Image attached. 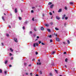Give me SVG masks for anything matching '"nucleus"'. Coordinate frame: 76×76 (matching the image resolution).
Masks as SVG:
<instances>
[{
    "mask_svg": "<svg viewBox=\"0 0 76 76\" xmlns=\"http://www.w3.org/2000/svg\"><path fill=\"white\" fill-rule=\"evenodd\" d=\"M56 41H58V42H59V41H60V39H59V38H57V37L56 38Z\"/></svg>",
    "mask_w": 76,
    "mask_h": 76,
    "instance_id": "f257e3e1",
    "label": "nucleus"
},
{
    "mask_svg": "<svg viewBox=\"0 0 76 76\" xmlns=\"http://www.w3.org/2000/svg\"><path fill=\"white\" fill-rule=\"evenodd\" d=\"M15 42H18V39L17 38H14V39Z\"/></svg>",
    "mask_w": 76,
    "mask_h": 76,
    "instance_id": "f03ea898",
    "label": "nucleus"
},
{
    "mask_svg": "<svg viewBox=\"0 0 76 76\" xmlns=\"http://www.w3.org/2000/svg\"><path fill=\"white\" fill-rule=\"evenodd\" d=\"M66 16V15H64L62 16V19H64V18H65V17Z\"/></svg>",
    "mask_w": 76,
    "mask_h": 76,
    "instance_id": "7ed1b4c3",
    "label": "nucleus"
},
{
    "mask_svg": "<svg viewBox=\"0 0 76 76\" xmlns=\"http://www.w3.org/2000/svg\"><path fill=\"white\" fill-rule=\"evenodd\" d=\"M56 19H57L58 20H60V17H58V16H56Z\"/></svg>",
    "mask_w": 76,
    "mask_h": 76,
    "instance_id": "20e7f679",
    "label": "nucleus"
},
{
    "mask_svg": "<svg viewBox=\"0 0 76 76\" xmlns=\"http://www.w3.org/2000/svg\"><path fill=\"white\" fill-rule=\"evenodd\" d=\"M41 31H44V28L42 27H41Z\"/></svg>",
    "mask_w": 76,
    "mask_h": 76,
    "instance_id": "39448f33",
    "label": "nucleus"
},
{
    "mask_svg": "<svg viewBox=\"0 0 76 76\" xmlns=\"http://www.w3.org/2000/svg\"><path fill=\"white\" fill-rule=\"evenodd\" d=\"M45 26H49V25L47 23H45Z\"/></svg>",
    "mask_w": 76,
    "mask_h": 76,
    "instance_id": "423d86ee",
    "label": "nucleus"
},
{
    "mask_svg": "<svg viewBox=\"0 0 76 76\" xmlns=\"http://www.w3.org/2000/svg\"><path fill=\"white\" fill-rule=\"evenodd\" d=\"M15 13H17L18 12V10L17 9H15Z\"/></svg>",
    "mask_w": 76,
    "mask_h": 76,
    "instance_id": "0eeeda50",
    "label": "nucleus"
},
{
    "mask_svg": "<svg viewBox=\"0 0 76 76\" xmlns=\"http://www.w3.org/2000/svg\"><path fill=\"white\" fill-rule=\"evenodd\" d=\"M53 6H54V5L53 4L51 5H50V8H51V9H52V8L53 7Z\"/></svg>",
    "mask_w": 76,
    "mask_h": 76,
    "instance_id": "6e6552de",
    "label": "nucleus"
},
{
    "mask_svg": "<svg viewBox=\"0 0 76 76\" xmlns=\"http://www.w3.org/2000/svg\"><path fill=\"white\" fill-rule=\"evenodd\" d=\"M61 10H62V9H60L58 11V12H61Z\"/></svg>",
    "mask_w": 76,
    "mask_h": 76,
    "instance_id": "1a4fd4ad",
    "label": "nucleus"
},
{
    "mask_svg": "<svg viewBox=\"0 0 76 76\" xmlns=\"http://www.w3.org/2000/svg\"><path fill=\"white\" fill-rule=\"evenodd\" d=\"M48 37H49V38H51L52 37V36H51V35H50V36H48Z\"/></svg>",
    "mask_w": 76,
    "mask_h": 76,
    "instance_id": "9d476101",
    "label": "nucleus"
},
{
    "mask_svg": "<svg viewBox=\"0 0 76 76\" xmlns=\"http://www.w3.org/2000/svg\"><path fill=\"white\" fill-rule=\"evenodd\" d=\"M47 30L49 32H51V30H50V29H47Z\"/></svg>",
    "mask_w": 76,
    "mask_h": 76,
    "instance_id": "9b49d317",
    "label": "nucleus"
},
{
    "mask_svg": "<svg viewBox=\"0 0 76 76\" xmlns=\"http://www.w3.org/2000/svg\"><path fill=\"white\" fill-rule=\"evenodd\" d=\"M54 35H55L56 36V37H57V34H56V33H54Z\"/></svg>",
    "mask_w": 76,
    "mask_h": 76,
    "instance_id": "f8f14e48",
    "label": "nucleus"
},
{
    "mask_svg": "<svg viewBox=\"0 0 76 76\" xmlns=\"http://www.w3.org/2000/svg\"><path fill=\"white\" fill-rule=\"evenodd\" d=\"M68 60V58H66L65 59V62H67V61Z\"/></svg>",
    "mask_w": 76,
    "mask_h": 76,
    "instance_id": "ddd939ff",
    "label": "nucleus"
},
{
    "mask_svg": "<svg viewBox=\"0 0 76 76\" xmlns=\"http://www.w3.org/2000/svg\"><path fill=\"white\" fill-rule=\"evenodd\" d=\"M27 23H28L27 22H24V25H26V24H27Z\"/></svg>",
    "mask_w": 76,
    "mask_h": 76,
    "instance_id": "4468645a",
    "label": "nucleus"
},
{
    "mask_svg": "<svg viewBox=\"0 0 76 76\" xmlns=\"http://www.w3.org/2000/svg\"><path fill=\"white\" fill-rule=\"evenodd\" d=\"M55 29L56 31H58L59 30V29L55 27Z\"/></svg>",
    "mask_w": 76,
    "mask_h": 76,
    "instance_id": "2eb2a0df",
    "label": "nucleus"
},
{
    "mask_svg": "<svg viewBox=\"0 0 76 76\" xmlns=\"http://www.w3.org/2000/svg\"><path fill=\"white\" fill-rule=\"evenodd\" d=\"M7 62H8V61L6 60L5 62V64H6L7 63Z\"/></svg>",
    "mask_w": 76,
    "mask_h": 76,
    "instance_id": "dca6fc26",
    "label": "nucleus"
},
{
    "mask_svg": "<svg viewBox=\"0 0 76 76\" xmlns=\"http://www.w3.org/2000/svg\"><path fill=\"white\" fill-rule=\"evenodd\" d=\"M36 43H34L33 44V47H36Z\"/></svg>",
    "mask_w": 76,
    "mask_h": 76,
    "instance_id": "f3484780",
    "label": "nucleus"
},
{
    "mask_svg": "<svg viewBox=\"0 0 76 76\" xmlns=\"http://www.w3.org/2000/svg\"><path fill=\"white\" fill-rule=\"evenodd\" d=\"M4 72V74L5 75H7V71H5Z\"/></svg>",
    "mask_w": 76,
    "mask_h": 76,
    "instance_id": "a211bd4d",
    "label": "nucleus"
},
{
    "mask_svg": "<svg viewBox=\"0 0 76 76\" xmlns=\"http://www.w3.org/2000/svg\"><path fill=\"white\" fill-rule=\"evenodd\" d=\"M51 4H52V3L51 2H49L48 3V5H51Z\"/></svg>",
    "mask_w": 76,
    "mask_h": 76,
    "instance_id": "6ab92c4d",
    "label": "nucleus"
},
{
    "mask_svg": "<svg viewBox=\"0 0 76 76\" xmlns=\"http://www.w3.org/2000/svg\"><path fill=\"white\" fill-rule=\"evenodd\" d=\"M67 42H68V44H70V41H69V40H67Z\"/></svg>",
    "mask_w": 76,
    "mask_h": 76,
    "instance_id": "aec40b11",
    "label": "nucleus"
},
{
    "mask_svg": "<svg viewBox=\"0 0 76 76\" xmlns=\"http://www.w3.org/2000/svg\"><path fill=\"white\" fill-rule=\"evenodd\" d=\"M64 9H65V10H67V7H65Z\"/></svg>",
    "mask_w": 76,
    "mask_h": 76,
    "instance_id": "412c9836",
    "label": "nucleus"
},
{
    "mask_svg": "<svg viewBox=\"0 0 76 76\" xmlns=\"http://www.w3.org/2000/svg\"><path fill=\"white\" fill-rule=\"evenodd\" d=\"M49 75H50V76H53V74H52V73H50L49 74Z\"/></svg>",
    "mask_w": 76,
    "mask_h": 76,
    "instance_id": "4be33fe9",
    "label": "nucleus"
},
{
    "mask_svg": "<svg viewBox=\"0 0 76 76\" xmlns=\"http://www.w3.org/2000/svg\"><path fill=\"white\" fill-rule=\"evenodd\" d=\"M19 19L20 20H22V18H21V17H19Z\"/></svg>",
    "mask_w": 76,
    "mask_h": 76,
    "instance_id": "5701e85b",
    "label": "nucleus"
},
{
    "mask_svg": "<svg viewBox=\"0 0 76 76\" xmlns=\"http://www.w3.org/2000/svg\"><path fill=\"white\" fill-rule=\"evenodd\" d=\"M50 24L51 25H53V22H50Z\"/></svg>",
    "mask_w": 76,
    "mask_h": 76,
    "instance_id": "b1692460",
    "label": "nucleus"
},
{
    "mask_svg": "<svg viewBox=\"0 0 76 76\" xmlns=\"http://www.w3.org/2000/svg\"><path fill=\"white\" fill-rule=\"evenodd\" d=\"M70 4H73V3L70 2Z\"/></svg>",
    "mask_w": 76,
    "mask_h": 76,
    "instance_id": "393cba45",
    "label": "nucleus"
},
{
    "mask_svg": "<svg viewBox=\"0 0 76 76\" xmlns=\"http://www.w3.org/2000/svg\"><path fill=\"white\" fill-rule=\"evenodd\" d=\"M55 53H56L54 51H53L52 53V54H54Z\"/></svg>",
    "mask_w": 76,
    "mask_h": 76,
    "instance_id": "a878e982",
    "label": "nucleus"
},
{
    "mask_svg": "<svg viewBox=\"0 0 76 76\" xmlns=\"http://www.w3.org/2000/svg\"><path fill=\"white\" fill-rule=\"evenodd\" d=\"M36 45H37V46H38V43H36Z\"/></svg>",
    "mask_w": 76,
    "mask_h": 76,
    "instance_id": "bb28decb",
    "label": "nucleus"
},
{
    "mask_svg": "<svg viewBox=\"0 0 76 76\" xmlns=\"http://www.w3.org/2000/svg\"><path fill=\"white\" fill-rule=\"evenodd\" d=\"M24 66H26V65H27V64L26 63H24Z\"/></svg>",
    "mask_w": 76,
    "mask_h": 76,
    "instance_id": "cd10ccee",
    "label": "nucleus"
},
{
    "mask_svg": "<svg viewBox=\"0 0 76 76\" xmlns=\"http://www.w3.org/2000/svg\"><path fill=\"white\" fill-rule=\"evenodd\" d=\"M50 42H53V40H52V39H50Z\"/></svg>",
    "mask_w": 76,
    "mask_h": 76,
    "instance_id": "c85d7f7f",
    "label": "nucleus"
},
{
    "mask_svg": "<svg viewBox=\"0 0 76 76\" xmlns=\"http://www.w3.org/2000/svg\"><path fill=\"white\" fill-rule=\"evenodd\" d=\"M0 73H2V70L0 69Z\"/></svg>",
    "mask_w": 76,
    "mask_h": 76,
    "instance_id": "c756f323",
    "label": "nucleus"
},
{
    "mask_svg": "<svg viewBox=\"0 0 76 76\" xmlns=\"http://www.w3.org/2000/svg\"><path fill=\"white\" fill-rule=\"evenodd\" d=\"M39 73L40 75H42V72H41V71H40Z\"/></svg>",
    "mask_w": 76,
    "mask_h": 76,
    "instance_id": "7c9ffc66",
    "label": "nucleus"
},
{
    "mask_svg": "<svg viewBox=\"0 0 76 76\" xmlns=\"http://www.w3.org/2000/svg\"><path fill=\"white\" fill-rule=\"evenodd\" d=\"M2 19L3 20H4H4H5L4 19V17L3 16H2Z\"/></svg>",
    "mask_w": 76,
    "mask_h": 76,
    "instance_id": "2f4dec72",
    "label": "nucleus"
},
{
    "mask_svg": "<svg viewBox=\"0 0 76 76\" xmlns=\"http://www.w3.org/2000/svg\"><path fill=\"white\" fill-rule=\"evenodd\" d=\"M42 42L41 41H39V44H41V43H42Z\"/></svg>",
    "mask_w": 76,
    "mask_h": 76,
    "instance_id": "473e14b6",
    "label": "nucleus"
},
{
    "mask_svg": "<svg viewBox=\"0 0 76 76\" xmlns=\"http://www.w3.org/2000/svg\"><path fill=\"white\" fill-rule=\"evenodd\" d=\"M10 50H11V51L12 52V51H13V50H12V48H10Z\"/></svg>",
    "mask_w": 76,
    "mask_h": 76,
    "instance_id": "72a5a7b5",
    "label": "nucleus"
},
{
    "mask_svg": "<svg viewBox=\"0 0 76 76\" xmlns=\"http://www.w3.org/2000/svg\"><path fill=\"white\" fill-rule=\"evenodd\" d=\"M35 54L36 55H37V54H38V53L37 52H36Z\"/></svg>",
    "mask_w": 76,
    "mask_h": 76,
    "instance_id": "f704fd0d",
    "label": "nucleus"
},
{
    "mask_svg": "<svg viewBox=\"0 0 76 76\" xmlns=\"http://www.w3.org/2000/svg\"><path fill=\"white\" fill-rule=\"evenodd\" d=\"M34 31H37L35 28H34Z\"/></svg>",
    "mask_w": 76,
    "mask_h": 76,
    "instance_id": "c9c22d12",
    "label": "nucleus"
},
{
    "mask_svg": "<svg viewBox=\"0 0 76 76\" xmlns=\"http://www.w3.org/2000/svg\"><path fill=\"white\" fill-rule=\"evenodd\" d=\"M6 35L7 37H9V34H7Z\"/></svg>",
    "mask_w": 76,
    "mask_h": 76,
    "instance_id": "e433bc0d",
    "label": "nucleus"
},
{
    "mask_svg": "<svg viewBox=\"0 0 76 76\" xmlns=\"http://www.w3.org/2000/svg\"><path fill=\"white\" fill-rule=\"evenodd\" d=\"M49 15H52V13H51V12H50L49 13Z\"/></svg>",
    "mask_w": 76,
    "mask_h": 76,
    "instance_id": "4c0bfd02",
    "label": "nucleus"
},
{
    "mask_svg": "<svg viewBox=\"0 0 76 76\" xmlns=\"http://www.w3.org/2000/svg\"><path fill=\"white\" fill-rule=\"evenodd\" d=\"M67 19H68V17H65V20H67Z\"/></svg>",
    "mask_w": 76,
    "mask_h": 76,
    "instance_id": "58836bf2",
    "label": "nucleus"
},
{
    "mask_svg": "<svg viewBox=\"0 0 76 76\" xmlns=\"http://www.w3.org/2000/svg\"><path fill=\"white\" fill-rule=\"evenodd\" d=\"M12 65H9V67H12Z\"/></svg>",
    "mask_w": 76,
    "mask_h": 76,
    "instance_id": "ea45409f",
    "label": "nucleus"
},
{
    "mask_svg": "<svg viewBox=\"0 0 76 76\" xmlns=\"http://www.w3.org/2000/svg\"><path fill=\"white\" fill-rule=\"evenodd\" d=\"M23 30L25 29V26H24L23 27Z\"/></svg>",
    "mask_w": 76,
    "mask_h": 76,
    "instance_id": "a19ab883",
    "label": "nucleus"
},
{
    "mask_svg": "<svg viewBox=\"0 0 76 76\" xmlns=\"http://www.w3.org/2000/svg\"><path fill=\"white\" fill-rule=\"evenodd\" d=\"M30 34H32V32L31 31L30 32Z\"/></svg>",
    "mask_w": 76,
    "mask_h": 76,
    "instance_id": "79ce46f5",
    "label": "nucleus"
},
{
    "mask_svg": "<svg viewBox=\"0 0 76 76\" xmlns=\"http://www.w3.org/2000/svg\"><path fill=\"white\" fill-rule=\"evenodd\" d=\"M31 13H34V10H31Z\"/></svg>",
    "mask_w": 76,
    "mask_h": 76,
    "instance_id": "37998d69",
    "label": "nucleus"
},
{
    "mask_svg": "<svg viewBox=\"0 0 76 76\" xmlns=\"http://www.w3.org/2000/svg\"><path fill=\"white\" fill-rule=\"evenodd\" d=\"M42 45H45V44L44 43L42 42Z\"/></svg>",
    "mask_w": 76,
    "mask_h": 76,
    "instance_id": "c03bdc74",
    "label": "nucleus"
},
{
    "mask_svg": "<svg viewBox=\"0 0 76 76\" xmlns=\"http://www.w3.org/2000/svg\"><path fill=\"white\" fill-rule=\"evenodd\" d=\"M64 54H66V52H64Z\"/></svg>",
    "mask_w": 76,
    "mask_h": 76,
    "instance_id": "a18cd8bd",
    "label": "nucleus"
},
{
    "mask_svg": "<svg viewBox=\"0 0 76 76\" xmlns=\"http://www.w3.org/2000/svg\"><path fill=\"white\" fill-rule=\"evenodd\" d=\"M30 75H31V76H32V73H31Z\"/></svg>",
    "mask_w": 76,
    "mask_h": 76,
    "instance_id": "49530a36",
    "label": "nucleus"
},
{
    "mask_svg": "<svg viewBox=\"0 0 76 76\" xmlns=\"http://www.w3.org/2000/svg\"><path fill=\"white\" fill-rule=\"evenodd\" d=\"M1 45H2V46H3V45H4L3 43H1Z\"/></svg>",
    "mask_w": 76,
    "mask_h": 76,
    "instance_id": "de8ad7c7",
    "label": "nucleus"
},
{
    "mask_svg": "<svg viewBox=\"0 0 76 76\" xmlns=\"http://www.w3.org/2000/svg\"><path fill=\"white\" fill-rule=\"evenodd\" d=\"M10 56H12V54L11 53H10Z\"/></svg>",
    "mask_w": 76,
    "mask_h": 76,
    "instance_id": "09e8293b",
    "label": "nucleus"
},
{
    "mask_svg": "<svg viewBox=\"0 0 76 76\" xmlns=\"http://www.w3.org/2000/svg\"><path fill=\"white\" fill-rule=\"evenodd\" d=\"M36 36V35L35 34H33V37H35Z\"/></svg>",
    "mask_w": 76,
    "mask_h": 76,
    "instance_id": "8fccbe9b",
    "label": "nucleus"
},
{
    "mask_svg": "<svg viewBox=\"0 0 76 76\" xmlns=\"http://www.w3.org/2000/svg\"><path fill=\"white\" fill-rule=\"evenodd\" d=\"M32 20H33V21H34V18H33L32 19Z\"/></svg>",
    "mask_w": 76,
    "mask_h": 76,
    "instance_id": "3c124183",
    "label": "nucleus"
},
{
    "mask_svg": "<svg viewBox=\"0 0 76 76\" xmlns=\"http://www.w3.org/2000/svg\"><path fill=\"white\" fill-rule=\"evenodd\" d=\"M63 44H66V42H63Z\"/></svg>",
    "mask_w": 76,
    "mask_h": 76,
    "instance_id": "603ef678",
    "label": "nucleus"
},
{
    "mask_svg": "<svg viewBox=\"0 0 76 76\" xmlns=\"http://www.w3.org/2000/svg\"><path fill=\"white\" fill-rule=\"evenodd\" d=\"M42 16H45L44 14H42Z\"/></svg>",
    "mask_w": 76,
    "mask_h": 76,
    "instance_id": "864d4df0",
    "label": "nucleus"
},
{
    "mask_svg": "<svg viewBox=\"0 0 76 76\" xmlns=\"http://www.w3.org/2000/svg\"><path fill=\"white\" fill-rule=\"evenodd\" d=\"M37 38H39V36H37Z\"/></svg>",
    "mask_w": 76,
    "mask_h": 76,
    "instance_id": "5fc2aeb1",
    "label": "nucleus"
},
{
    "mask_svg": "<svg viewBox=\"0 0 76 76\" xmlns=\"http://www.w3.org/2000/svg\"><path fill=\"white\" fill-rule=\"evenodd\" d=\"M9 27L10 28H11V26H10L9 25Z\"/></svg>",
    "mask_w": 76,
    "mask_h": 76,
    "instance_id": "6e6d98bb",
    "label": "nucleus"
},
{
    "mask_svg": "<svg viewBox=\"0 0 76 76\" xmlns=\"http://www.w3.org/2000/svg\"><path fill=\"white\" fill-rule=\"evenodd\" d=\"M26 75H28V73H26Z\"/></svg>",
    "mask_w": 76,
    "mask_h": 76,
    "instance_id": "4d7b16f0",
    "label": "nucleus"
},
{
    "mask_svg": "<svg viewBox=\"0 0 76 76\" xmlns=\"http://www.w3.org/2000/svg\"><path fill=\"white\" fill-rule=\"evenodd\" d=\"M28 66L29 67V66H31V64H30V65H28Z\"/></svg>",
    "mask_w": 76,
    "mask_h": 76,
    "instance_id": "13d9d810",
    "label": "nucleus"
},
{
    "mask_svg": "<svg viewBox=\"0 0 76 76\" xmlns=\"http://www.w3.org/2000/svg\"><path fill=\"white\" fill-rule=\"evenodd\" d=\"M41 62H40L39 64V65H41Z\"/></svg>",
    "mask_w": 76,
    "mask_h": 76,
    "instance_id": "bf43d9fd",
    "label": "nucleus"
},
{
    "mask_svg": "<svg viewBox=\"0 0 76 76\" xmlns=\"http://www.w3.org/2000/svg\"><path fill=\"white\" fill-rule=\"evenodd\" d=\"M13 57H12L11 58V60H13Z\"/></svg>",
    "mask_w": 76,
    "mask_h": 76,
    "instance_id": "052dcab7",
    "label": "nucleus"
},
{
    "mask_svg": "<svg viewBox=\"0 0 76 76\" xmlns=\"http://www.w3.org/2000/svg\"><path fill=\"white\" fill-rule=\"evenodd\" d=\"M65 67H66V68H67V66H66V65H65Z\"/></svg>",
    "mask_w": 76,
    "mask_h": 76,
    "instance_id": "680f3d73",
    "label": "nucleus"
},
{
    "mask_svg": "<svg viewBox=\"0 0 76 76\" xmlns=\"http://www.w3.org/2000/svg\"><path fill=\"white\" fill-rule=\"evenodd\" d=\"M55 72H56V73H57V70H56V69H55Z\"/></svg>",
    "mask_w": 76,
    "mask_h": 76,
    "instance_id": "e2e57ef3",
    "label": "nucleus"
},
{
    "mask_svg": "<svg viewBox=\"0 0 76 76\" xmlns=\"http://www.w3.org/2000/svg\"><path fill=\"white\" fill-rule=\"evenodd\" d=\"M35 61V59H33L32 60V61Z\"/></svg>",
    "mask_w": 76,
    "mask_h": 76,
    "instance_id": "0e129e2a",
    "label": "nucleus"
},
{
    "mask_svg": "<svg viewBox=\"0 0 76 76\" xmlns=\"http://www.w3.org/2000/svg\"><path fill=\"white\" fill-rule=\"evenodd\" d=\"M35 8V7H32V9H34Z\"/></svg>",
    "mask_w": 76,
    "mask_h": 76,
    "instance_id": "69168bd1",
    "label": "nucleus"
},
{
    "mask_svg": "<svg viewBox=\"0 0 76 76\" xmlns=\"http://www.w3.org/2000/svg\"><path fill=\"white\" fill-rule=\"evenodd\" d=\"M36 76H39L38 74H36Z\"/></svg>",
    "mask_w": 76,
    "mask_h": 76,
    "instance_id": "338daca9",
    "label": "nucleus"
},
{
    "mask_svg": "<svg viewBox=\"0 0 76 76\" xmlns=\"http://www.w3.org/2000/svg\"><path fill=\"white\" fill-rule=\"evenodd\" d=\"M37 65H39V63H37Z\"/></svg>",
    "mask_w": 76,
    "mask_h": 76,
    "instance_id": "774afa93",
    "label": "nucleus"
}]
</instances>
